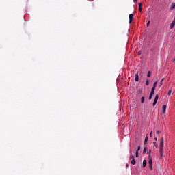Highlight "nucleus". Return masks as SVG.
Segmentation results:
<instances>
[{
  "label": "nucleus",
  "mask_w": 175,
  "mask_h": 175,
  "mask_svg": "<svg viewBox=\"0 0 175 175\" xmlns=\"http://www.w3.org/2000/svg\"><path fill=\"white\" fill-rule=\"evenodd\" d=\"M147 77H151V72L150 71L148 72Z\"/></svg>",
  "instance_id": "16"
},
{
  "label": "nucleus",
  "mask_w": 175,
  "mask_h": 175,
  "mask_svg": "<svg viewBox=\"0 0 175 175\" xmlns=\"http://www.w3.org/2000/svg\"><path fill=\"white\" fill-rule=\"evenodd\" d=\"M135 81H139V73L135 74Z\"/></svg>",
  "instance_id": "9"
},
{
  "label": "nucleus",
  "mask_w": 175,
  "mask_h": 175,
  "mask_svg": "<svg viewBox=\"0 0 175 175\" xmlns=\"http://www.w3.org/2000/svg\"><path fill=\"white\" fill-rule=\"evenodd\" d=\"M138 55H140V52H138Z\"/></svg>",
  "instance_id": "33"
},
{
  "label": "nucleus",
  "mask_w": 175,
  "mask_h": 175,
  "mask_svg": "<svg viewBox=\"0 0 175 175\" xmlns=\"http://www.w3.org/2000/svg\"><path fill=\"white\" fill-rule=\"evenodd\" d=\"M154 140L157 142L158 140V138L154 137Z\"/></svg>",
  "instance_id": "32"
},
{
  "label": "nucleus",
  "mask_w": 175,
  "mask_h": 175,
  "mask_svg": "<svg viewBox=\"0 0 175 175\" xmlns=\"http://www.w3.org/2000/svg\"><path fill=\"white\" fill-rule=\"evenodd\" d=\"M155 88H154V87H153V88L151 89V91H153V92H155Z\"/></svg>",
  "instance_id": "27"
},
{
  "label": "nucleus",
  "mask_w": 175,
  "mask_h": 175,
  "mask_svg": "<svg viewBox=\"0 0 175 175\" xmlns=\"http://www.w3.org/2000/svg\"><path fill=\"white\" fill-rule=\"evenodd\" d=\"M148 142V134H146V137H145V140H144L145 146H146V144H147Z\"/></svg>",
  "instance_id": "7"
},
{
  "label": "nucleus",
  "mask_w": 175,
  "mask_h": 175,
  "mask_svg": "<svg viewBox=\"0 0 175 175\" xmlns=\"http://www.w3.org/2000/svg\"><path fill=\"white\" fill-rule=\"evenodd\" d=\"M152 96H154V95L150 94V96H149V100H151L152 99Z\"/></svg>",
  "instance_id": "19"
},
{
  "label": "nucleus",
  "mask_w": 175,
  "mask_h": 175,
  "mask_svg": "<svg viewBox=\"0 0 175 175\" xmlns=\"http://www.w3.org/2000/svg\"><path fill=\"white\" fill-rule=\"evenodd\" d=\"M133 20V14H129V24H132V21Z\"/></svg>",
  "instance_id": "6"
},
{
  "label": "nucleus",
  "mask_w": 175,
  "mask_h": 175,
  "mask_svg": "<svg viewBox=\"0 0 175 175\" xmlns=\"http://www.w3.org/2000/svg\"><path fill=\"white\" fill-rule=\"evenodd\" d=\"M148 165H152V158L151 157V154H148Z\"/></svg>",
  "instance_id": "4"
},
{
  "label": "nucleus",
  "mask_w": 175,
  "mask_h": 175,
  "mask_svg": "<svg viewBox=\"0 0 175 175\" xmlns=\"http://www.w3.org/2000/svg\"><path fill=\"white\" fill-rule=\"evenodd\" d=\"M166 105H163L162 108H161V112L163 114H165V113L166 112Z\"/></svg>",
  "instance_id": "5"
},
{
  "label": "nucleus",
  "mask_w": 175,
  "mask_h": 175,
  "mask_svg": "<svg viewBox=\"0 0 175 175\" xmlns=\"http://www.w3.org/2000/svg\"><path fill=\"white\" fill-rule=\"evenodd\" d=\"M151 152H152V150H151V149L150 150H149V154L151 156Z\"/></svg>",
  "instance_id": "30"
},
{
  "label": "nucleus",
  "mask_w": 175,
  "mask_h": 175,
  "mask_svg": "<svg viewBox=\"0 0 175 175\" xmlns=\"http://www.w3.org/2000/svg\"><path fill=\"white\" fill-rule=\"evenodd\" d=\"M147 166V160L143 161V167H146Z\"/></svg>",
  "instance_id": "10"
},
{
  "label": "nucleus",
  "mask_w": 175,
  "mask_h": 175,
  "mask_svg": "<svg viewBox=\"0 0 175 175\" xmlns=\"http://www.w3.org/2000/svg\"><path fill=\"white\" fill-rule=\"evenodd\" d=\"M135 157L136 158H139V152L136 151Z\"/></svg>",
  "instance_id": "20"
},
{
  "label": "nucleus",
  "mask_w": 175,
  "mask_h": 175,
  "mask_svg": "<svg viewBox=\"0 0 175 175\" xmlns=\"http://www.w3.org/2000/svg\"><path fill=\"white\" fill-rule=\"evenodd\" d=\"M146 85H150V81H148V79L146 81Z\"/></svg>",
  "instance_id": "18"
},
{
  "label": "nucleus",
  "mask_w": 175,
  "mask_h": 175,
  "mask_svg": "<svg viewBox=\"0 0 175 175\" xmlns=\"http://www.w3.org/2000/svg\"><path fill=\"white\" fill-rule=\"evenodd\" d=\"M163 81H165V78H163L159 83V87H162L163 85Z\"/></svg>",
  "instance_id": "8"
},
{
  "label": "nucleus",
  "mask_w": 175,
  "mask_h": 175,
  "mask_svg": "<svg viewBox=\"0 0 175 175\" xmlns=\"http://www.w3.org/2000/svg\"><path fill=\"white\" fill-rule=\"evenodd\" d=\"M163 146H164V139L163 137H162L160 139V146H159V159H162V157H163Z\"/></svg>",
  "instance_id": "1"
},
{
  "label": "nucleus",
  "mask_w": 175,
  "mask_h": 175,
  "mask_svg": "<svg viewBox=\"0 0 175 175\" xmlns=\"http://www.w3.org/2000/svg\"><path fill=\"white\" fill-rule=\"evenodd\" d=\"M158 85V81H155L153 84V88H157V85Z\"/></svg>",
  "instance_id": "13"
},
{
  "label": "nucleus",
  "mask_w": 175,
  "mask_h": 175,
  "mask_svg": "<svg viewBox=\"0 0 175 175\" xmlns=\"http://www.w3.org/2000/svg\"><path fill=\"white\" fill-rule=\"evenodd\" d=\"M131 165H136V160H135V159L131 160Z\"/></svg>",
  "instance_id": "12"
},
{
  "label": "nucleus",
  "mask_w": 175,
  "mask_h": 175,
  "mask_svg": "<svg viewBox=\"0 0 175 175\" xmlns=\"http://www.w3.org/2000/svg\"><path fill=\"white\" fill-rule=\"evenodd\" d=\"M132 152V149L130 150V153Z\"/></svg>",
  "instance_id": "34"
},
{
  "label": "nucleus",
  "mask_w": 175,
  "mask_h": 175,
  "mask_svg": "<svg viewBox=\"0 0 175 175\" xmlns=\"http://www.w3.org/2000/svg\"><path fill=\"white\" fill-rule=\"evenodd\" d=\"M159 98V95L156 94L154 102H153V106H155V105H157V103L158 102Z\"/></svg>",
  "instance_id": "2"
},
{
  "label": "nucleus",
  "mask_w": 175,
  "mask_h": 175,
  "mask_svg": "<svg viewBox=\"0 0 175 175\" xmlns=\"http://www.w3.org/2000/svg\"><path fill=\"white\" fill-rule=\"evenodd\" d=\"M144 100H145L144 96L142 97V98H141V103H144Z\"/></svg>",
  "instance_id": "17"
},
{
  "label": "nucleus",
  "mask_w": 175,
  "mask_h": 175,
  "mask_svg": "<svg viewBox=\"0 0 175 175\" xmlns=\"http://www.w3.org/2000/svg\"><path fill=\"white\" fill-rule=\"evenodd\" d=\"M154 92H155L151 90V92H150V95H154Z\"/></svg>",
  "instance_id": "25"
},
{
  "label": "nucleus",
  "mask_w": 175,
  "mask_h": 175,
  "mask_svg": "<svg viewBox=\"0 0 175 175\" xmlns=\"http://www.w3.org/2000/svg\"><path fill=\"white\" fill-rule=\"evenodd\" d=\"M133 2L136 3V2H137V0H133Z\"/></svg>",
  "instance_id": "31"
},
{
  "label": "nucleus",
  "mask_w": 175,
  "mask_h": 175,
  "mask_svg": "<svg viewBox=\"0 0 175 175\" xmlns=\"http://www.w3.org/2000/svg\"><path fill=\"white\" fill-rule=\"evenodd\" d=\"M153 144H154V147H156V148H158V144L156 142H154Z\"/></svg>",
  "instance_id": "15"
},
{
  "label": "nucleus",
  "mask_w": 175,
  "mask_h": 175,
  "mask_svg": "<svg viewBox=\"0 0 175 175\" xmlns=\"http://www.w3.org/2000/svg\"><path fill=\"white\" fill-rule=\"evenodd\" d=\"M147 27H150V21H148V23H147Z\"/></svg>",
  "instance_id": "28"
},
{
  "label": "nucleus",
  "mask_w": 175,
  "mask_h": 175,
  "mask_svg": "<svg viewBox=\"0 0 175 175\" xmlns=\"http://www.w3.org/2000/svg\"><path fill=\"white\" fill-rule=\"evenodd\" d=\"M150 137H152V131L150 132Z\"/></svg>",
  "instance_id": "29"
},
{
  "label": "nucleus",
  "mask_w": 175,
  "mask_h": 175,
  "mask_svg": "<svg viewBox=\"0 0 175 175\" xmlns=\"http://www.w3.org/2000/svg\"><path fill=\"white\" fill-rule=\"evenodd\" d=\"M130 159H135V156L133 155H130Z\"/></svg>",
  "instance_id": "21"
},
{
  "label": "nucleus",
  "mask_w": 175,
  "mask_h": 175,
  "mask_svg": "<svg viewBox=\"0 0 175 175\" xmlns=\"http://www.w3.org/2000/svg\"><path fill=\"white\" fill-rule=\"evenodd\" d=\"M136 151H137V152H139V151H140V146H138L137 150Z\"/></svg>",
  "instance_id": "26"
},
{
  "label": "nucleus",
  "mask_w": 175,
  "mask_h": 175,
  "mask_svg": "<svg viewBox=\"0 0 175 175\" xmlns=\"http://www.w3.org/2000/svg\"><path fill=\"white\" fill-rule=\"evenodd\" d=\"M150 170H152V165H149Z\"/></svg>",
  "instance_id": "24"
},
{
  "label": "nucleus",
  "mask_w": 175,
  "mask_h": 175,
  "mask_svg": "<svg viewBox=\"0 0 175 175\" xmlns=\"http://www.w3.org/2000/svg\"><path fill=\"white\" fill-rule=\"evenodd\" d=\"M172 95V90L168 91V96H170Z\"/></svg>",
  "instance_id": "22"
},
{
  "label": "nucleus",
  "mask_w": 175,
  "mask_h": 175,
  "mask_svg": "<svg viewBox=\"0 0 175 175\" xmlns=\"http://www.w3.org/2000/svg\"><path fill=\"white\" fill-rule=\"evenodd\" d=\"M174 26H175V16L174 18V20L172 21L170 26V29H173L174 28Z\"/></svg>",
  "instance_id": "3"
},
{
  "label": "nucleus",
  "mask_w": 175,
  "mask_h": 175,
  "mask_svg": "<svg viewBox=\"0 0 175 175\" xmlns=\"http://www.w3.org/2000/svg\"><path fill=\"white\" fill-rule=\"evenodd\" d=\"M138 5H139V12H142V3H139Z\"/></svg>",
  "instance_id": "11"
},
{
  "label": "nucleus",
  "mask_w": 175,
  "mask_h": 175,
  "mask_svg": "<svg viewBox=\"0 0 175 175\" xmlns=\"http://www.w3.org/2000/svg\"><path fill=\"white\" fill-rule=\"evenodd\" d=\"M147 150H148V148L147 147H145L143 150V154H146V152H147Z\"/></svg>",
  "instance_id": "14"
},
{
  "label": "nucleus",
  "mask_w": 175,
  "mask_h": 175,
  "mask_svg": "<svg viewBox=\"0 0 175 175\" xmlns=\"http://www.w3.org/2000/svg\"><path fill=\"white\" fill-rule=\"evenodd\" d=\"M156 133L157 135H159V133H161V131L159 130H157Z\"/></svg>",
  "instance_id": "23"
}]
</instances>
